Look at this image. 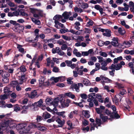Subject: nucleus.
<instances>
[{
	"label": "nucleus",
	"instance_id": "obj_1",
	"mask_svg": "<svg viewBox=\"0 0 134 134\" xmlns=\"http://www.w3.org/2000/svg\"><path fill=\"white\" fill-rule=\"evenodd\" d=\"M32 124L27 125L25 123H20L16 125L13 122H10L6 129H14L16 127L18 130H20L19 132L20 134H24L28 133L32 128Z\"/></svg>",
	"mask_w": 134,
	"mask_h": 134
},
{
	"label": "nucleus",
	"instance_id": "obj_2",
	"mask_svg": "<svg viewBox=\"0 0 134 134\" xmlns=\"http://www.w3.org/2000/svg\"><path fill=\"white\" fill-rule=\"evenodd\" d=\"M30 12L33 14V16L38 19H40V17H43L45 15L43 10L38 9L34 8H29Z\"/></svg>",
	"mask_w": 134,
	"mask_h": 134
},
{
	"label": "nucleus",
	"instance_id": "obj_3",
	"mask_svg": "<svg viewBox=\"0 0 134 134\" xmlns=\"http://www.w3.org/2000/svg\"><path fill=\"white\" fill-rule=\"evenodd\" d=\"M125 63L123 61H121L120 63L116 64H112L109 67V69L113 71H115V70H118L120 69L122 67V66L125 65Z\"/></svg>",
	"mask_w": 134,
	"mask_h": 134
},
{
	"label": "nucleus",
	"instance_id": "obj_4",
	"mask_svg": "<svg viewBox=\"0 0 134 134\" xmlns=\"http://www.w3.org/2000/svg\"><path fill=\"white\" fill-rule=\"evenodd\" d=\"M71 13L70 12H65L62 14L63 19H62V22L64 23L66 22V19H67L70 15H71Z\"/></svg>",
	"mask_w": 134,
	"mask_h": 134
},
{
	"label": "nucleus",
	"instance_id": "obj_5",
	"mask_svg": "<svg viewBox=\"0 0 134 134\" xmlns=\"http://www.w3.org/2000/svg\"><path fill=\"white\" fill-rule=\"evenodd\" d=\"M50 80L51 81H53L51 83L52 84H54V82L57 83L59 81H63L64 80V77L63 76H59L58 77H52Z\"/></svg>",
	"mask_w": 134,
	"mask_h": 134
},
{
	"label": "nucleus",
	"instance_id": "obj_6",
	"mask_svg": "<svg viewBox=\"0 0 134 134\" xmlns=\"http://www.w3.org/2000/svg\"><path fill=\"white\" fill-rule=\"evenodd\" d=\"M100 30L102 32H104L103 35L104 36L107 37H110L111 36V31L109 29H102Z\"/></svg>",
	"mask_w": 134,
	"mask_h": 134
},
{
	"label": "nucleus",
	"instance_id": "obj_7",
	"mask_svg": "<svg viewBox=\"0 0 134 134\" xmlns=\"http://www.w3.org/2000/svg\"><path fill=\"white\" fill-rule=\"evenodd\" d=\"M24 27L23 26L19 25L15 26L13 28V31L15 32H20V31H23L24 30Z\"/></svg>",
	"mask_w": 134,
	"mask_h": 134
},
{
	"label": "nucleus",
	"instance_id": "obj_8",
	"mask_svg": "<svg viewBox=\"0 0 134 134\" xmlns=\"http://www.w3.org/2000/svg\"><path fill=\"white\" fill-rule=\"evenodd\" d=\"M121 98L122 97L120 96L119 95L117 94L116 95L115 97L113 99V101L116 105H118V102L119 100H121Z\"/></svg>",
	"mask_w": 134,
	"mask_h": 134
},
{
	"label": "nucleus",
	"instance_id": "obj_9",
	"mask_svg": "<svg viewBox=\"0 0 134 134\" xmlns=\"http://www.w3.org/2000/svg\"><path fill=\"white\" fill-rule=\"evenodd\" d=\"M56 121L58 123L59 125H57L56 127L57 128L59 127H62L64 124H65V121L64 120H62L59 118H57V119L56 120Z\"/></svg>",
	"mask_w": 134,
	"mask_h": 134
},
{
	"label": "nucleus",
	"instance_id": "obj_10",
	"mask_svg": "<svg viewBox=\"0 0 134 134\" xmlns=\"http://www.w3.org/2000/svg\"><path fill=\"white\" fill-rule=\"evenodd\" d=\"M37 92L36 91L34 90L32 91L31 93L30 94H29V93H26V96L29 97L30 98H33L35 97L37 95Z\"/></svg>",
	"mask_w": 134,
	"mask_h": 134
},
{
	"label": "nucleus",
	"instance_id": "obj_11",
	"mask_svg": "<svg viewBox=\"0 0 134 134\" xmlns=\"http://www.w3.org/2000/svg\"><path fill=\"white\" fill-rule=\"evenodd\" d=\"M47 62L46 66H49L50 65V64L51 63V67H53L54 65V63L51 60V58L49 57L47 58L46 59Z\"/></svg>",
	"mask_w": 134,
	"mask_h": 134
},
{
	"label": "nucleus",
	"instance_id": "obj_12",
	"mask_svg": "<svg viewBox=\"0 0 134 134\" xmlns=\"http://www.w3.org/2000/svg\"><path fill=\"white\" fill-rule=\"evenodd\" d=\"M111 44L114 46L116 47L118 45V38L117 37H114L112 39Z\"/></svg>",
	"mask_w": 134,
	"mask_h": 134
},
{
	"label": "nucleus",
	"instance_id": "obj_13",
	"mask_svg": "<svg viewBox=\"0 0 134 134\" xmlns=\"http://www.w3.org/2000/svg\"><path fill=\"white\" fill-rule=\"evenodd\" d=\"M54 23L55 24V27L58 29H59L60 27L62 28L64 27V25L59 22L58 20L55 21Z\"/></svg>",
	"mask_w": 134,
	"mask_h": 134
},
{
	"label": "nucleus",
	"instance_id": "obj_14",
	"mask_svg": "<svg viewBox=\"0 0 134 134\" xmlns=\"http://www.w3.org/2000/svg\"><path fill=\"white\" fill-rule=\"evenodd\" d=\"M8 5L10 7H14L10 8V9L11 10L14 11L16 10L17 8V5L15 4L13 2H10L8 3Z\"/></svg>",
	"mask_w": 134,
	"mask_h": 134
},
{
	"label": "nucleus",
	"instance_id": "obj_15",
	"mask_svg": "<svg viewBox=\"0 0 134 134\" xmlns=\"http://www.w3.org/2000/svg\"><path fill=\"white\" fill-rule=\"evenodd\" d=\"M45 78L43 76H41L39 80V86L41 87L43 86V84L44 83Z\"/></svg>",
	"mask_w": 134,
	"mask_h": 134
},
{
	"label": "nucleus",
	"instance_id": "obj_16",
	"mask_svg": "<svg viewBox=\"0 0 134 134\" xmlns=\"http://www.w3.org/2000/svg\"><path fill=\"white\" fill-rule=\"evenodd\" d=\"M59 102V98L58 97L55 98L54 101L52 103V105L55 107L58 105V103Z\"/></svg>",
	"mask_w": 134,
	"mask_h": 134
},
{
	"label": "nucleus",
	"instance_id": "obj_17",
	"mask_svg": "<svg viewBox=\"0 0 134 134\" xmlns=\"http://www.w3.org/2000/svg\"><path fill=\"white\" fill-rule=\"evenodd\" d=\"M61 103V105L62 108H65L67 107L69 105V104L67 103H66V101L62 99L60 101Z\"/></svg>",
	"mask_w": 134,
	"mask_h": 134
},
{
	"label": "nucleus",
	"instance_id": "obj_18",
	"mask_svg": "<svg viewBox=\"0 0 134 134\" xmlns=\"http://www.w3.org/2000/svg\"><path fill=\"white\" fill-rule=\"evenodd\" d=\"M73 53L76 56L78 57H80L82 56V54L80 52H78V50L75 48L73 52Z\"/></svg>",
	"mask_w": 134,
	"mask_h": 134
},
{
	"label": "nucleus",
	"instance_id": "obj_19",
	"mask_svg": "<svg viewBox=\"0 0 134 134\" xmlns=\"http://www.w3.org/2000/svg\"><path fill=\"white\" fill-rule=\"evenodd\" d=\"M53 20H59V21H61L62 19H63V16L62 15H60L57 14L55 15L54 16L53 18Z\"/></svg>",
	"mask_w": 134,
	"mask_h": 134
},
{
	"label": "nucleus",
	"instance_id": "obj_20",
	"mask_svg": "<svg viewBox=\"0 0 134 134\" xmlns=\"http://www.w3.org/2000/svg\"><path fill=\"white\" fill-rule=\"evenodd\" d=\"M121 45L126 48H128L130 46L131 43L129 42L125 41L122 43Z\"/></svg>",
	"mask_w": 134,
	"mask_h": 134
},
{
	"label": "nucleus",
	"instance_id": "obj_21",
	"mask_svg": "<svg viewBox=\"0 0 134 134\" xmlns=\"http://www.w3.org/2000/svg\"><path fill=\"white\" fill-rule=\"evenodd\" d=\"M71 87L72 89H75V91L77 92H79V86H78V84H73L71 85Z\"/></svg>",
	"mask_w": 134,
	"mask_h": 134
},
{
	"label": "nucleus",
	"instance_id": "obj_22",
	"mask_svg": "<svg viewBox=\"0 0 134 134\" xmlns=\"http://www.w3.org/2000/svg\"><path fill=\"white\" fill-rule=\"evenodd\" d=\"M43 103L42 100V99H40L39 101H38L37 102H35L34 104V106H36L37 107H41Z\"/></svg>",
	"mask_w": 134,
	"mask_h": 134
},
{
	"label": "nucleus",
	"instance_id": "obj_23",
	"mask_svg": "<svg viewBox=\"0 0 134 134\" xmlns=\"http://www.w3.org/2000/svg\"><path fill=\"white\" fill-rule=\"evenodd\" d=\"M82 113L84 116L86 118H88L90 116V115L89 114V112L88 110H83Z\"/></svg>",
	"mask_w": 134,
	"mask_h": 134
},
{
	"label": "nucleus",
	"instance_id": "obj_24",
	"mask_svg": "<svg viewBox=\"0 0 134 134\" xmlns=\"http://www.w3.org/2000/svg\"><path fill=\"white\" fill-rule=\"evenodd\" d=\"M95 98H97L99 100V102L102 103L103 101V99L102 98V96L99 94H96Z\"/></svg>",
	"mask_w": 134,
	"mask_h": 134
},
{
	"label": "nucleus",
	"instance_id": "obj_25",
	"mask_svg": "<svg viewBox=\"0 0 134 134\" xmlns=\"http://www.w3.org/2000/svg\"><path fill=\"white\" fill-rule=\"evenodd\" d=\"M19 80L20 82L19 84H22L23 82H24L25 79V75H22L21 76H19Z\"/></svg>",
	"mask_w": 134,
	"mask_h": 134
},
{
	"label": "nucleus",
	"instance_id": "obj_26",
	"mask_svg": "<svg viewBox=\"0 0 134 134\" xmlns=\"http://www.w3.org/2000/svg\"><path fill=\"white\" fill-rule=\"evenodd\" d=\"M66 96H67L69 97L70 98L72 99H73L75 98V95L69 92L66 93L65 94Z\"/></svg>",
	"mask_w": 134,
	"mask_h": 134
},
{
	"label": "nucleus",
	"instance_id": "obj_27",
	"mask_svg": "<svg viewBox=\"0 0 134 134\" xmlns=\"http://www.w3.org/2000/svg\"><path fill=\"white\" fill-rule=\"evenodd\" d=\"M83 83L84 85L86 86H89L91 85L90 81L87 79H84L83 81Z\"/></svg>",
	"mask_w": 134,
	"mask_h": 134
},
{
	"label": "nucleus",
	"instance_id": "obj_28",
	"mask_svg": "<svg viewBox=\"0 0 134 134\" xmlns=\"http://www.w3.org/2000/svg\"><path fill=\"white\" fill-rule=\"evenodd\" d=\"M94 23V22L91 19L87 22L86 26L87 27H90L91 26H92Z\"/></svg>",
	"mask_w": 134,
	"mask_h": 134
},
{
	"label": "nucleus",
	"instance_id": "obj_29",
	"mask_svg": "<svg viewBox=\"0 0 134 134\" xmlns=\"http://www.w3.org/2000/svg\"><path fill=\"white\" fill-rule=\"evenodd\" d=\"M122 60V58L121 56L118 57L117 58H115L113 60L114 64H115L116 63H117L119 62V61L121 60Z\"/></svg>",
	"mask_w": 134,
	"mask_h": 134
},
{
	"label": "nucleus",
	"instance_id": "obj_30",
	"mask_svg": "<svg viewBox=\"0 0 134 134\" xmlns=\"http://www.w3.org/2000/svg\"><path fill=\"white\" fill-rule=\"evenodd\" d=\"M102 80L104 82L107 83H110L112 82V81L108 79V78L105 77H102Z\"/></svg>",
	"mask_w": 134,
	"mask_h": 134
},
{
	"label": "nucleus",
	"instance_id": "obj_31",
	"mask_svg": "<svg viewBox=\"0 0 134 134\" xmlns=\"http://www.w3.org/2000/svg\"><path fill=\"white\" fill-rule=\"evenodd\" d=\"M4 92L5 94L8 95H9L11 92L10 91L9 89L7 87H5L4 89Z\"/></svg>",
	"mask_w": 134,
	"mask_h": 134
},
{
	"label": "nucleus",
	"instance_id": "obj_32",
	"mask_svg": "<svg viewBox=\"0 0 134 134\" xmlns=\"http://www.w3.org/2000/svg\"><path fill=\"white\" fill-rule=\"evenodd\" d=\"M17 48L18 49L19 51L21 53H23L24 50L22 48V46L20 44H17Z\"/></svg>",
	"mask_w": 134,
	"mask_h": 134
},
{
	"label": "nucleus",
	"instance_id": "obj_33",
	"mask_svg": "<svg viewBox=\"0 0 134 134\" xmlns=\"http://www.w3.org/2000/svg\"><path fill=\"white\" fill-rule=\"evenodd\" d=\"M118 32L121 35H123L125 32V30L121 27H119L118 29Z\"/></svg>",
	"mask_w": 134,
	"mask_h": 134
},
{
	"label": "nucleus",
	"instance_id": "obj_34",
	"mask_svg": "<svg viewBox=\"0 0 134 134\" xmlns=\"http://www.w3.org/2000/svg\"><path fill=\"white\" fill-rule=\"evenodd\" d=\"M105 113L108 115H110L111 118H114V116L111 114V112L108 109H106L104 112Z\"/></svg>",
	"mask_w": 134,
	"mask_h": 134
},
{
	"label": "nucleus",
	"instance_id": "obj_35",
	"mask_svg": "<svg viewBox=\"0 0 134 134\" xmlns=\"http://www.w3.org/2000/svg\"><path fill=\"white\" fill-rule=\"evenodd\" d=\"M43 116L45 119H48L50 118L51 116L49 114L46 112L43 114Z\"/></svg>",
	"mask_w": 134,
	"mask_h": 134
},
{
	"label": "nucleus",
	"instance_id": "obj_36",
	"mask_svg": "<svg viewBox=\"0 0 134 134\" xmlns=\"http://www.w3.org/2000/svg\"><path fill=\"white\" fill-rule=\"evenodd\" d=\"M36 127L38 128V129L42 131H44L46 130V127L42 126H37Z\"/></svg>",
	"mask_w": 134,
	"mask_h": 134
},
{
	"label": "nucleus",
	"instance_id": "obj_37",
	"mask_svg": "<svg viewBox=\"0 0 134 134\" xmlns=\"http://www.w3.org/2000/svg\"><path fill=\"white\" fill-rule=\"evenodd\" d=\"M32 21L35 24L39 25L40 24V20H37L34 18H31Z\"/></svg>",
	"mask_w": 134,
	"mask_h": 134
},
{
	"label": "nucleus",
	"instance_id": "obj_38",
	"mask_svg": "<svg viewBox=\"0 0 134 134\" xmlns=\"http://www.w3.org/2000/svg\"><path fill=\"white\" fill-rule=\"evenodd\" d=\"M64 28L60 30V31L61 34H64L69 31L68 30L64 27Z\"/></svg>",
	"mask_w": 134,
	"mask_h": 134
},
{
	"label": "nucleus",
	"instance_id": "obj_39",
	"mask_svg": "<svg viewBox=\"0 0 134 134\" xmlns=\"http://www.w3.org/2000/svg\"><path fill=\"white\" fill-rule=\"evenodd\" d=\"M19 84L16 81H14L12 82L11 83V85L13 87H14Z\"/></svg>",
	"mask_w": 134,
	"mask_h": 134
},
{
	"label": "nucleus",
	"instance_id": "obj_40",
	"mask_svg": "<svg viewBox=\"0 0 134 134\" xmlns=\"http://www.w3.org/2000/svg\"><path fill=\"white\" fill-rule=\"evenodd\" d=\"M44 58V55L43 54H41L38 56L37 61L38 62L41 61Z\"/></svg>",
	"mask_w": 134,
	"mask_h": 134
},
{
	"label": "nucleus",
	"instance_id": "obj_41",
	"mask_svg": "<svg viewBox=\"0 0 134 134\" xmlns=\"http://www.w3.org/2000/svg\"><path fill=\"white\" fill-rule=\"evenodd\" d=\"M75 11L76 12L81 13L83 11L81 8H79L77 7H75L74 8Z\"/></svg>",
	"mask_w": 134,
	"mask_h": 134
},
{
	"label": "nucleus",
	"instance_id": "obj_42",
	"mask_svg": "<svg viewBox=\"0 0 134 134\" xmlns=\"http://www.w3.org/2000/svg\"><path fill=\"white\" fill-rule=\"evenodd\" d=\"M96 94L94 93H90L88 96L89 98H90L92 100V99L95 98Z\"/></svg>",
	"mask_w": 134,
	"mask_h": 134
},
{
	"label": "nucleus",
	"instance_id": "obj_43",
	"mask_svg": "<svg viewBox=\"0 0 134 134\" xmlns=\"http://www.w3.org/2000/svg\"><path fill=\"white\" fill-rule=\"evenodd\" d=\"M46 102L47 104L49 105H52V102L51 98H48L46 99Z\"/></svg>",
	"mask_w": 134,
	"mask_h": 134
},
{
	"label": "nucleus",
	"instance_id": "obj_44",
	"mask_svg": "<svg viewBox=\"0 0 134 134\" xmlns=\"http://www.w3.org/2000/svg\"><path fill=\"white\" fill-rule=\"evenodd\" d=\"M127 93L126 91L124 89H122L120 91V93L118 94L121 97V96H123Z\"/></svg>",
	"mask_w": 134,
	"mask_h": 134
},
{
	"label": "nucleus",
	"instance_id": "obj_45",
	"mask_svg": "<svg viewBox=\"0 0 134 134\" xmlns=\"http://www.w3.org/2000/svg\"><path fill=\"white\" fill-rule=\"evenodd\" d=\"M8 96L5 94L3 95H1L0 96V99L4 100L7 99L8 98Z\"/></svg>",
	"mask_w": 134,
	"mask_h": 134
},
{
	"label": "nucleus",
	"instance_id": "obj_46",
	"mask_svg": "<svg viewBox=\"0 0 134 134\" xmlns=\"http://www.w3.org/2000/svg\"><path fill=\"white\" fill-rule=\"evenodd\" d=\"M96 122L98 126H100L101 123V121L100 119L96 118Z\"/></svg>",
	"mask_w": 134,
	"mask_h": 134
},
{
	"label": "nucleus",
	"instance_id": "obj_47",
	"mask_svg": "<svg viewBox=\"0 0 134 134\" xmlns=\"http://www.w3.org/2000/svg\"><path fill=\"white\" fill-rule=\"evenodd\" d=\"M72 49L70 47L68 48L67 49V54L69 56H71V55Z\"/></svg>",
	"mask_w": 134,
	"mask_h": 134
},
{
	"label": "nucleus",
	"instance_id": "obj_48",
	"mask_svg": "<svg viewBox=\"0 0 134 134\" xmlns=\"http://www.w3.org/2000/svg\"><path fill=\"white\" fill-rule=\"evenodd\" d=\"M100 116L101 118L102 119L103 121L105 122L108 119V118L107 116H103L102 115L100 114Z\"/></svg>",
	"mask_w": 134,
	"mask_h": 134
},
{
	"label": "nucleus",
	"instance_id": "obj_49",
	"mask_svg": "<svg viewBox=\"0 0 134 134\" xmlns=\"http://www.w3.org/2000/svg\"><path fill=\"white\" fill-rule=\"evenodd\" d=\"M9 23L10 24H12L14 25H15V26L19 25V24L17 23L15 21L10 20L9 21Z\"/></svg>",
	"mask_w": 134,
	"mask_h": 134
},
{
	"label": "nucleus",
	"instance_id": "obj_50",
	"mask_svg": "<svg viewBox=\"0 0 134 134\" xmlns=\"http://www.w3.org/2000/svg\"><path fill=\"white\" fill-rule=\"evenodd\" d=\"M95 65L96 67L95 69L96 70H99L101 68L100 64L98 63H97L95 64Z\"/></svg>",
	"mask_w": 134,
	"mask_h": 134
},
{
	"label": "nucleus",
	"instance_id": "obj_51",
	"mask_svg": "<svg viewBox=\"0 0 134 134\" xmlns=\"http://www.w3.org/2000/svg\"><path fill=\"white\" fill-rule=\"evenodd\" d=\"M103 86L104 87V89L105 90H107L108 92H110V87L108 86H104V84L103 83Z\"/></svg>",
	"mask_w": 134,
	"mask_h": 134
},
{
	"label": "nucleus",
	"instance_id": "obj_52",
	"mask_svg": "<svg viewBox=\"0 0 134 134\" xmlns=\"http://www.w3.org/2000/svg\"><path fill=\"white\" fill-rule=\"evenodd\" d=\"M19 69L22 72H25L26 71V69L24 66H21Z\"/></svg>",
	"mask_w": 134,
	"mask_h": 134
},
{
	"label": "nucleus",
	"instance_id": "obj_53",
	"mask_svg": "<svg viewBox=\"0 0 134 134\" xmlns=\"http://www.w3.org/2000/svg\"><path fill=\"white\" fill-rule=\"evenodd\" d=\"M65 62L67 66L69 67L72 63V62L71 60H66Z\"/></svg>",
	"mask_w": 134,
	"mask_h": 134
},
{
	"label": "nucleus",
	"instance_id": "obj_54",
	"mask_svg": "<svg viewBox=\"0 0 134 134\" xmlns=\"http://www.w3.org/2000/svg\"><path fill=\"white\" fill-rule=\"evenodd\" d=\"M91 125V128L90 130L91 131L92 130H94V127L96 126V125L94 123H91L90 124Z\"/></svg>",
	"mask_w": 134,
	"mask_h": 134
},
{
	"label": "nucleus",
	"instance_id": "obj_55",
	"mask_svg": "<svg viewBox=\"0 0 134 134\" xmlns=\"http://www.w3.org/2000/svg\"><path fill=\"white\" fill-rule=\"evenodd\" d=\"M112 115H114V118H116V119L119 118H120V116L118 114L115 112L113 113L112 114Z\"/></svg>",
	"mask_w": 134,
	"mask_h": 134
},
{
	"label": "nucleus",
	"instance_id": "obj_56",
	"mask_svg": "<svg viewBox=\"0 0 134 134\" xmlns=\"http://www.w3.org/2000/svg\"><path fill=\"white\" fill-rule=\"evenodd\" d=\"M57 53L59 55H63L64 54V52L61 51L59 48V50L57 51Z\"/></svg>",
	"mask_w": 134,
	"mask_h": 134
},
{
	"label": "nucleus",
	"instance_id": "obj_57",
	"mask_svg": "<svg viewBox=\"0 0 134 134\" xmlns=\"http://www.w3.org/2000/svg\"><path fill=\"white\" fill-rule=\"evenodd\" d=\"M67 125L69 126L70 127H68V129L69 130H70L71 128L72 127V125L71 122L70 121H68L67 122Z\"/></svg>",
	"mask_w": 134,
	"mask_h": 134
},
{
	"label": "nucleus",
	"instance_id": "obj_58",
	"mask_svg": "<svg viewBox=\"0 0 134 134\" xmlns=\"http://www.w3.org/2000/svg\"><path fill=\"white\" fill-rule=\"evenodd\" d=\"M91 100L90 98H89L87 99V101L90 102L89 104L91 107H92L93 106V102H91Z\"/></svg>",
	"mask_w": 134,
	"mask_h": 134
},
{
	"label": "nucleus",
	"instance_id": "obj_59",
	"mask_svg": "<svg viewBox=\"0 0 134 134\" xmlns=\"http://www.w3.org/2000/svg\"><path fill=\"white\" fill-rule=\"evenodd\" d=\"M81 54L82 56H87L89 55L87 51L81 52Z\"/></svg>",
	"mask_w": 134,
	"mask_h": 134
},
{
	"label": "nucleus",
	"instance_id": "obj_60",
	"mask_svg": "<svg viewBox=\"0 0 134 134\" xmlns=\"http://www.w3.org/2000/svg\"><path fill=\"white\" fill-rule=\"evenodd\" d=\"M62 37L64 39L70 41L71 40L70 38V37L65 35H63Z\"/></svg>",
	"mask_w": 134,
	"mask_h": 134
},
{
	"label": "nucleus",
	"instance_id": "obj_61",
	"mask_svg": "<svg viewBox=\"0 0 134 134\" xmlns=\"http://www.w3.org/2000/svg\"><path fill=\"white\" fill-rule=\"evenodd\" d=\"M59 70V69L57 67H53V71L55 72H58Z\"/></svg>",
	"mask_w": 134,
	"mask_h": 134
},
{
	"label": "nucleus",
	"instance_id": "obj_62",
	"mask_svg": "<svg viewBox=\"0 0 134 134\" xmlns=\"http://www.w3.org/2000/svg\"><path fill=\"white\" fill-rule=\"evenodd\" d=\"M100 54L101 56L104 57H107L108 55L105 52H102L100 53Z\"/></svg>",
	"mask_w": 134,
	"mask_h": 134
},
{
	"label": "nucleus",
	"instance_id": "obj_63",
	"mask_svg": "<svg viewBox=\"0 0 134 134\" xmlns=\"http://www.w3.org/2000/svg\"><path fill=\"white\" fill-rule=\"evenodd\" d=\"M80 62L82 64H85L87 63V61L85 59L82 58L80 60Z\"/></svg>",
	"mask_w": 134,
	"mask_h": 134
},
{
	"label": "nucleus",
	"instance_id": "obj_64",
	"mask_svg": "<svg viewBox=\"0 0 134 134\" xmlns=\"http://www.w3.org/2000/svg\"><path fill=\"white\" fill-rule=\"evenodd\" d=\"M67 48V46L66 44H63L61 47V48L62 50H65Z\"/></svg>",
	"mask_w": 134,
	"mask_h": 134
}]
</instances>
